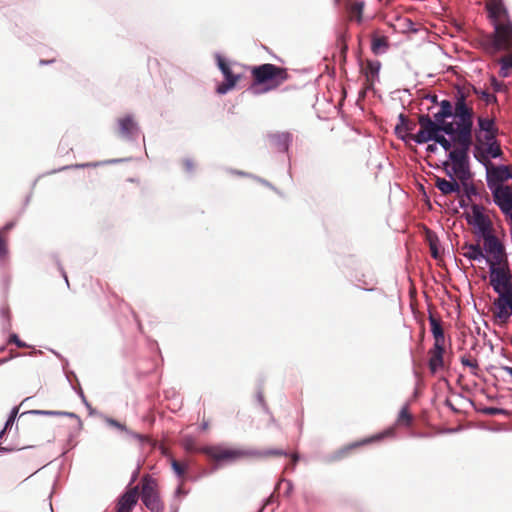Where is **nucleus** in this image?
I'll return each mask as SVG.
<instances>
[{
    "instance_id": "49530a36",
    "label": "nucleus",
    "mask_w": 512,
    "mask_h": 512,
    "mask_svg": "<svg viewBox=\"0 0 512 512\" xmlns=\"http://www.w3.org/2000/svg\"><path fill=\"white\" fill-rule=\"evenodd\" d=\"M491 84L494 88L495 91H501L502 90V87H503V83L502 82H499L496 78H492L491 79Z\"/></svg>"
},
{
    "instance_id": "c85d7f7f",
    "label": "nucleus",
    "mask_w": 512,
    "mask_h": 512,
    "mask_svg": "<svg viewBox=\"0 0 512 512\" xmlns=\"http://www.w3.org/2000/svg\"><path fill=\"white\" fill-rule=\"evenodd\" d=\"M412 420H413V418H412L411 413L409 412L408 406L405 405L404 407H402V409L399 412V415L397 418V423H398V425H401V426H410L412 423Z\"/></svg>"
},
{
    "instance_id": "f704fd0d",
    "label": "nucleus",
    "mask_w": 512,
    "mask_h": 512,
    "mask_svg": "<svg viewBox=\"0 0 512 512\" xmlns=\"http://www.w3.org/2000/svg\"><path fill=\"white\" fill-rule=\"evenodd\" d=\"M473 91L475 94L478 95V97L485 101L487 105L495 103L497 101V98L494 94H491L487 91H478L475 87H473Z\"/></svg>"
},
{
    "instance_id": "aec40b11",
    "label": "nucleus",
    "mask_w": 512,
    "mask_h": 512,
    "mask_svg": "<svg viewBox=\"0 0 512 512\" xmlns=\"http://www.w3.org/2000/svg\"><path fill=\"white\" fill-rule=\"evenodd\" d=\"M498 132H475L474 156L479 158L482 155L483 147L497 142Z\"/></svg>"
},
{
    "instance_id": "1a4fd4ad",
    "label": "nucleus",
    "mask_w": 512,
    "mask_h": 512,
    "mask_svg": "<svg viewBox=\"0 0 512 512\" xmlns=\"http://www.w3.org/2000/svg\"><path fill=\"white\" fill-rule=\"evenodd\" d=\"M493 315L500 324H506L512 315V291H504L493 302Z\"/></svg>"
},
{
    "instance_id": "f257e3e1",
    "label": "nucleus",
    "mask_w": 512,
    "mask_h": 512,
    "mask_svg": "<svg viewBox=\"0 0 512 512\" xmlns=\"http://www.w3.org/2000/svg\"><path fill=\"white\" fill-rule=\"evenodd\" d=\"M488 47L491 53L499 51H506L507 54L499 59L501 65L499 70V76L506 78L510 76V70L512 69V22H506L505 24L494 25V32L487 40Z\"/></svg>"
},
{
    "instance_id": "393cba45",
    "label": "nucleus",
    "mask_w": 512,
    "mask_h": 512,
    "mask_svg": "<svg viewBox=\"0 0 512 512\" xmlns=\"http://www.w3.org/2000/svg\"><path fill=\"white\" fill-rule=\"evenodd\" d=\"M482 155L479 158H476L478 161L488 164L489 158H498L502 156L503 152L501 150L499 142H493V144L487 145L483 147Z\"/></svg>"
},
{
    "instance_id": "f8f14e48",
    "label": "nucleus",
    "mask_w": 512,
    "mask_h": 512,
    "mask_svg": "<svg viewBox=\"0 0 512 512\" xmlns=\"http://www.w3.org/2000/svg\"><path fill=\"white\" fill-rule=\"evenodd\" d=\"M492 195L497 206L512 220V186L495 187Z\"/></svg>"
},
{
    "instance_id": "09e8293b",
    "label": "nucleus",
    "mask_w": 512,
    "mask_h": 512,
    "mask_svg": "<svg viewBox=\"0 0 512 512\" xmlns=\"http://www.w3.org/2000/svg\"><path fill=\"white\" fill-rule=\"evenodd\" d=\"M499 412H500V410L498 408H488L487 409V413L490 415H496Z\"/></svg>"
},
{
    "instance_id": "4d7b16f0",
    "label": "nucleus",
    "mask_w": 512,
    "mask_h": 512,
    "mask_svg": "<svg viewBox=\"0 0 512 512\" xmlns=\"http://www.w3.org/2000/svg\"><path fill=\"white\" fill-rule=\"evenodd\" d=\"M340 0H335L336 3H339Z\"/></svg>"
},
{
    "instance_id": "6e6d98bb",
    "label": "nucleus",
    "mask_w": 512,
    "mask_h": 512,
    "mask_svg": "<svg viewBox=\"0 0 512 512\" xmlns=\"http://www.w3.org/2000/svg\"><path fill=\"white\" fill-rule=\"evenodd\" d=\"M287 485L289 486V488H291V482L290 481L287 482Z\"/></svg>"
},
{
    "instance_id": "ea45409f",
    "label": "nucleus",
    "mask_w": 512,
    "mask_h": 512,
    "mask_svg": "<svg viewBox=\"0 0 512 512\" xmlns=\"http://www.w3.org/2000/svg\"><path fill=\"white\" fill-rule=\"evenodd\" d=\"M438 144H440L445 151H452L451 148H452V142L450 140H448L447 138H445L442 134H440L436 140L434 141Z\"/></svg>"
},
{
    "instance_id": "8fccbe9b",
    "label": "nucleus",
    "mask_w": 512,
    "mask_h": 512,
    "mask_svg": "<svg viewBox=\"0 0 512 512\" xmlns=\"http://www.w3.org/2000/svg\"><path fill=\"white\" fill-rule=\"evenodd\" d=\"M436 150H437V147L435 144H430L427 147V151H429V152H435Z\"/></svg>"
},
{
    "instance_id": "cd10ccee",
    "label": "nucleus",
    "mask_w": 512,
    "mask_h": 512,
    "mask_svg": "<svg viewBox=\"0 0 512 512\" xmlns=\"http://www.w3.org/2000/svg\"><path fill=\"white\" fill-rule=\"evenodd\" d=\"M388 48V39L386 36H372L371 50L375 54H379L380 52L386 50Z\"/></svg>"
},
{
    "instance_id": "412c9836",
    "label": "nucleus",
    "mask_w": 512,
    "mask_h": 512,
    "mask_svg": "<svg viewBox=\"0 0 512 512\" xmlns=\"http://www.w3.org/2000/svg\"><path fill=\"white\" fill-rule=\"evenodd\" d=\"M119 134L123 138H130L138 132V127L131 115H126L118 119Z\"/></svg>"
},
{
    "instance_id": "20e7f679",
    "label": "nucleus",
    "mask_w": 512,
    "mask_h": 512,
    "mask_svg": "<svg viewBox=\"0 0 512 512\" xmlns=\"http://www.w3.org/2000/svg\"><path fill=\"white\" fill-rule=\"evenodd\" d=\"M468 91L459 89L455 95L453 116L454 123L453 140H472L474 111L471 104L467 102Z\"/></svg>"
},
{
    "instance_id": "7ed1b4c3",
    "label": "nucleus",
    "mask_w": 512,
    "mask_h": 512,
    "mask_svg": "<svg viewBox=\"0 0 512 512\" xmlns=\"http://www.w3.org/2000/svg\"><path fill=\"white\" fill-rule=\"evenodd\" d=\"M454 149L448 154L449 161L444 162L448 177L457 178L463 185L471 178L469 168V150L472 140H453Z\"/></svg>"
},
{
    "instance_id": "6ab92c4d",
    "label": "nucleus",
    "mask_w": 512,
    "mask_h": 512,
    "mask_svg": "<svg viewBox=\"0 0 512 512\" xmlns=\"http://www.w3.org/2000/svg\"><path fill=\"white\" fill-rule=\"evenodd\" d=\"M365 6L366 2L364 0H346L345 10L348 21L361 24Z\"/></svg>"
},
{
    "instance_id": "a18cd8bd",
    "label": "nucleus",
    "mask_w": 512,
    "mask_h": 512,
    "mask_svg": "<svg viewBox=\"0 0 512 512\" xmlns=\"http://www.w3.org/2000/svg\"><path fill=\"white\" fill-rule=\"evenodd\" d=\"M107 423L113 427L120 429V430H125V425L118 422L117 420L109 418V419H107Z\"/></svg>"
},
{
    "instance_id": "864d4df0",
    "label": "nucleus",
    "mask_w": 512,
    "mask_h": 512,
    "mask_svg": "<svg viewBox=\"0 0 512 512\" xmlns=\"http://www.w3.org/2000/svg\"><path fill=\"white\" fill-rule=\"evenodd\" d=\"M297 461H298V455L297 454H293L292 455V462H293V464H295Z\"/></svg>"
},
{
    "instance_id": "6e6552de",
    "label": "nucleus",
    "mask_w": 512,
    "mask_h": 512,
    "mask_svg": "<svg viewBox=\"0 0 512 512\" xmlns=\"http://www.w3.org/2000/svg\"><path fill=\"white\" fill-rule=\"evenodd\" d=\"M485 165L487 185L491 191L495 187H504L502 183L512 178V171L509 166H496L491 162Z\"/></svg>"
},
{
    "instance_id": "79ce46f5",
    "label": "nucleus",
    "mask_w": 512,
    "mask_h": 512,
    "mask_svg": "<svg viewBox=\"0 0 512 512\" xmlns=\"http://www.w3.org/2000/svg\"><path fill=\"white\" fill-rule=\"evenodd\" d=\"M338 45L340 46L341 55H342L343 59H345L346 53L348 50V46H347L346 38L344 35H341L340 38L338 39Z\"/></svg>"
},
{
    "instance_id": "de8ad7c7",
    "label": "nucleus",
    "mask_w": 512,
    "mask_h": 512,
    "mask_svg": "<svg viewBox=\"0 0 512 512\" xmlns=\"http://www.w3.org/2000/svg\"><path fill=\"white\" fill-rule=\"evenodd\" d=\"M12 227L13 223H8L3 227V229L0 232H2V235L4 236L6 233H8L10 229H12Z\"/></svg>"
},
{
    "instance_id": "0eeeda50",
    "label": "nucleus",
    "mask_w": 512,
    "mask_h": 512,
    "mask_svg": "<svg viewBox=\"0 0 512 512\" xmlns=\"http://www.w3.org/2000/svg\"><path fill=\"white\" fill-rule=\"evenodd\" d=\"M141 499L151 512H162L164 504L160 499L158 483L150 475L141 479Z\"/></svg>"
},
{
    "instance_id": "a878e982",
    "label": "nucleus",
    "mask_w": 512,
    "mask_h": 512,
    "mask_svg": "<svg viewBox=\"0 0 512 512\" xmlns=\"http://www.w3.org/2000/svg\"><path fill=\"white\" fill-rule=\"evenodd\" d=\"M431 332L434 337V344H445L444 330L440 319L436 318L432 313L429 315Z\"/></svg>"
},
{
    "instance_id": "2f4dec72",
    "label": "nucleus",
    "mask_w": 512,
    "mask_h": 512,
    "mask_svg": "<svg viewBox=\"0 0 512 512\" xmlns=\"http://www.w3.org/2000/svg\"><path fill=\"white\" fill-rule=\"evenodd\" d=\"M399 122L402 124L403 129L406 130L407 133H412L415 130L417 123L410 120L406 115H399Z\"/></svg>"
},
{
    "instance_id": "f3484780",
    "label": "nucleus",
    "mask_w": 512,
    "mask_h": 512,
    "mask_svg": "<svg viewBox=\"0 0 512 512\" xmlns=\"http://www.w3.org/2000/svg\"><path fill=\"white\" fill-rule=\"evenodd\" d=\"M139 499L138 486L128 489L122 494L116 503L115 512H131Z\"/></svg>"
},
{
    "instance_id": "4c0bfd02",
    "label": "nucleus",
    "mask_w": 512,
    "mask_h": 512,
    "mask_svg": "<svg viewBox=\"0 0 512 512\" xmlns=\"http://www.w3.org/2000/svg\"><path fill=\"white\" fill-rule=\"evenodd\" d=\"M395 133L399 138L405 141L411 140V135H414L413 133H407L400 122L395 126Z\"/></svg>"
},
{
    "instance_id": "9d476101",
    "label": "nucleus",
    "mask_w": 512,
    "mask_h": 512,
    "mask_svg": "<svg viewBox=\"0 0 512 512\" xmlns=\"http://www.w3.org/2000/svg\"><path fill=\"white\" fill-rule=\"evenodd\" d=\"M511 275L504 267H496L495 263H491L490 284L494 291L500 294L504 291H512L510 282Z\"/></svg>"
},
{
    "instance_id": "ddd939ff",
    "label": "nucleus",
    "mask_w": 512,
    "mask_h": 512,
    "mask_svg": "<svg viewBox=\"0 0 512 512\" xmlns=\"http://www.w3.org/2000/svg\"><path fill=\"white\" fill-rule=\"evenodd\" d=\"M393 434V431L392 430H387L385 432H382V433H379V434H376V435H373L371 437H367V438H364L362 440H359V441H356V442H353V443H350L344 447H342L341 449H339L335 455H334V459L336 460H341L347 456H349L353 450L359 448V447H362V446H365V445H368L370 443H373V442H377V441H380L382 440L383 438H385L386 436H390Z\"/></svg>"
},
{
    "instance_id": "dca6fc26",
    "label": "nucleus",
    "mask_w": 512,
    "mask_h": 512,
    "mask_svg": "<svg viewBox=\"0 0 512 512\" xmlns=\"http://www.w3.org/2000/svg\"><path fill=\"white\" fill-rule=\"evenodd\" d=\"M445 344H434L428 351V367L432 374L445 368L444 362Z\"/></svg>"
},
{
    "instance_id": "a211bd4d",
    "label": "nucleus",
    "mask_w": 512,
    "mask_h": 512,
    "mask_svg": "<svg viewBox=\"0 0 512 512\" xmlns=\"http://www.w3.org/2000/svg\"><path fill=\"white\" fill-rule=\"evenodd\" d=\"M484 240V250L493 256L496 261H501L503 257V246L499 239L491 231L482 234Z\"/></svg>"
},
{
    "instance_id": "473e14b6",
    "label": "nucleus",
    "mask_w": 512,
    "mask_h": 512,
    "mask_svg": "<svg viewBox=\"0 0 512 512\" xmlns=\"http://www.w3.org/2000/svg\"><path fill=\"white\" fill-rule=\"evenodd\" d=\"M182 445L184 447V449L187 451V452H200L202 453V449H198L197 448V445H196V441L194 438L192 437H185L183 440H182Z\"/></svg>"
},
{
    "instance_id": "39448f33",
    "label": "nucleus",
    "mask_w": 512,
    "mask_h": 512,
    "mask_svg": "<svg viewBox=\"0 0 512 512\" xmlns=\"http://www.w3.org/2000/svg\"><path fill=\"white\" fill-rule=\"evenodd\" d=\"M252 83L251 87H262V92H269L277 89L289 79L287 68L271 63H265L250 68Z\"/></svg>"
},
{
    "instance_id": "2eb2a0df",
    "label": "nucleus",
    "mask_w": 512,
    "mask_h": 512,
    "mask_svg": "<svg viewBox=\"0 0 512 512\" xmlns=\"http://www.w3.org/2000/svg\"><path fill=\"white\" fill-rule=\"evenodd\" d=\"M467 221L469 224L474 225L481 235L491 231L490 219L484 215L482 207L477 204L471 206V214L467 216Z\"/></svg>"
},
{
    "instance_id": "4be33fe9",
    "label": "nucleus",
    "mask_w": 512,
    "mask_h": 512,
    "mask_svg": "<svg viewBox=\"0 0 512 512\" xmlns=\"http://www.w3.org/2000/svg\"><path fill=\"white\" fill-rule=\"evenodd\" d=\"M380 62L379 61H371L367 60L365 67H363L362 72L365 75V89H369L373 86L374 79L378 77L380 70Z\"/></svg>"
},
{
    "instance_id": "9b49d317",
    "label": "nucleus",
    "mask_w": 512,
    "mask_h": 512,
    "mask_svg": "<svg viewBox=\"0 0 512 512\" xmlns=\"http://www.w3.org/2000/svg\"><path fill=\"white\" fill-rule=\"evenodd\" d=\"M217 65L221 72L223 73L225 77V82L220 84L216 91L219 94H225L229 90L233 89L237 82L241 79V76L239 74H234L229 66V64L225 61V59L217 55L216 56Z\"/></svg>"
},
{
    "instance_id": "7c9ffc66",
    "label": "nucleus",
    "mask_w": 512,
    "mask_h": 512,
    "mask_svg": "<svg viewBox=\"0 0 512 512\" xmlns=\"http://www.w3.org/2000/svg\"><path fill=\"white\" fill-rule=\"evenodd\" d=\"M461 363L471 369L472 374L477 375L479 370V364L477 360L472 356H462Z\"/></svg>"
},
{
    "instance_id": "72a5a7b5",
    "label": "nucleus",
    "mask_w": 512,
    "mask_h": 512,
    "mask_svg": "<svg viewBox=\"0 0 512 512\" xmlns=\"http://www.w3.org/2000/svg\"><path fill=\"white\" fill-rule=\"evenodd\" d=\"M31 413L37 414V415H48V416H67V417H75L76 416L72 412L49 411V410H33V411H31Z\"/></svg>"
},
{
    "instance_id": "3c124183",
    "label": "nucleus",
    "mask_w": 512,
    "mask_h": 512,
    "mask_svg": "<svg viewBox=\"0 0 512 512\" xmlns=\"http://www.w3.org/2000/svg\"><path fill=\"white\" fill-rule=\"evenodd\" d=\"M278 137L283 138V141H284V142H287V141L289 140V134H282V135H278Z\"/></svg>"
},
{
    "instance_id": "4468645a",
    "label": "nucleus",
    "mask_w": 512,
    "mask_h": 512,
    "mask_svg": "<svg viewBox=\"0 0 512 512\" xmlns=\"http://www.w3.org/2000/svg\"><path fill=\"white\" fill-rule=\"evenodd\" d=\"M485 7L493 26L511 22L508 11L502 0H488Z\"/></svg>"
},
{
    "instance_id": "c9c22d12",
    "label": "nucleus",
    "mask_w": 512,
    "mask_h": 512,
    "mask_svg": "<svg viewBox=\"0 0 512 512\" xmlns=\"http://www.w3.org/2000/svg\"><path fill=\"white\" fill-rule=\"evenodd\" d=\"M440 115L452 117L454 112V106L449 100H443L440 103Z\"/></svg>"
},
{
    "instance_id": "b1692460",
    "label": "nucleus",
    "mask_w": 512,
    "mask_h": 512,
    "mask_svg": "<svg viewBox=\"0 0 512 512\" xmlns=\"http://www.w3.org/2000/svg\"><path fill=\"white\" fill-rule=\"evenodd\" d=\"M461 253L464 257L468 258L469 260L474 261H481L486 260L489 261L485 254L483 253L482 248L480 245H474V244H464L461 246Z\"/></svg>"
},
{
    "instance_id": "5fc2aeb1",
    "label": "nucleus",
    "mask_w": 512,
    "mask_h": 512,
    "mask_svg": "<svg viewBox=\"0 0 512 512\" xmlns=\"http://www.w3.org/2000/svg\"><path fill=\"white\" fill-rule=\"evenodd\" d=\"M3 314H5L7 317H9V310L8 309H4L3 310Z\"/></svg>"
},
{
    "instance_id": "58836bf2",
    "label": "nucleus",
    "mask_w": 512,
    "mask_h": 512,
    "mask_svg": "<svg viewBox=\"0 0 512 512\" xmlns=\"http://www.w3.org/2000/svg\"><path fill=\"white\" fill-rule=\"evenodd\" d=\"M448 117L440 115V111L434 114V119H432V122L437 123L439 127H444L445 125H454L453 122L446 121Z\"/></svg>"
},
{
    "instance_id": "e433bc0d",
    "label": "nucleus",
    "mask_w": 512,
    "mask_h": 512,
    "mask_svg": "<svg viewBox=\"0 0 512 512\" xmlns=\"http://www.w3.org/2000/svg\"><path fill=\"white\" fill-rule=\"evenodd\" d=\"M173 471L179 476L183 477L187 471L188 465L185 463H181L175 459L171 461Z\"/></svg>"
},
{
    "instance_id": "423d86ee",
    "label": "nucleus",
    "mask_w": 512,
    "mask_h": 512,
    "mask_svg": "<svg viewBox=\"0 0 512 512\" xmlns=\"http://www.w3.org/2000/svg\"><path fill=\"white\" fill-rule=\"evenodd\" d=\"M418 123L420 125V130L415 135H411V140L416 143L422 144L429 141H435L441 132L453 137L454 125L439 127L437 123L432 122V118L429 115H420Z\"/></svg>"
},
{
    "instance_id": "bb28decb",
    "label": "nucleus",
    "mask_w": 512,
    "mask_h": 512,
    "mask_svg": "<svg viewBox=\"0 0 512 512\" xmlns=\"http://www.w3.org/2000/svg\"><path fill=\"white\" fill-rule=\"evenodd\" d=\"M478 128L475 132H498L493 118L479 116L477 119Z\"/></svg>"
},
{
    "instance_id": "603ef678",
    "label": "nucleus",
    "mask_w": 512,
    "mask_h": 512,
    "mask_svg": "<svg viewBox=\"0 0 512 512\" xmlns=\"http://www.w3.org/2000/svg\"><path fill=\"white\" fill-rule=\"evenodd\" d=\"M474 193H475V188H474V187H471L470 189H467V194H468V196H469L470 194H474Z\"/></svg>"
},
{
    "instance_id": "5701e85b",
    "label": "nucleus",
    "mask_w": 512,
    "mask_h": 512,
    "mask_svg": "<svg viewBox=\"0 0 512 512\" xmlns=\"http://www.w3.org/2000/svg\"><path fill=\"white\" fill-rule=\"evenodd\" d=\"M450 180H446L444 178L436 177L435 178V186L441 191L444 195H449L452 193L460 192V185L456 181V178L449 177Z\"/></svg>"
},
{
    "instance_id": "a19ab883",
    "label": "nucleus",
    "mask_w": 512,
    "mask_h": 512,
    "mask_svg": "<svg viewBox=\"0 0 512 512\" xmlns=\"http://www.w3.org/2000/svg\"><path fill=\"white\" fill-rule=\"evenodd\" d=\"M8 343H13L17 347H19V348H27V347H29V345L26 344L25 342L21 341L16 334L10 335Z\"/></svg>"
},
{
    "instance_id": "c756f323",
    "label": "nucleus",
    "mask_w": 512,
    "mask_h": 512,
    "mask_svg": "<svg viewBox=\"0 0 512 512\" xmlns=\"http://www.w3.org/2000/svg\"><path fill=\"white\" fill-rule=\"evenodd\" d=\"M428 242L431 256L434 259H439L441 257V253L439 250V240L435 235L428 234Z\"/></svg>"
},
{
    "instance_id": "37998d69",
    "label": "nucleus",
    "mask_w": 512,
    "mask_h": 512,
    "mask_svg": "<svg viewBox=\"0 0 512 512\" xmlns=\"http://www.w3.org/2000/svg\"><path fill=\"white\" fill-rule=\"evenodd\" d=\"M7 253L6 239L0 232V258L4 257Z\"/></svg>"
},
{
    "instance_id": "c03bdc74",
    "label": "nucleus",
    "mask_w": 512,
    "mask_h": 512,
    "mask_svg": "<svg viewBox=\"0 0 512 512\" xmlns=\"http://www.w3.org/2000/svg\"><path fill=\"white\" fill-rule=\"evenodd\" d=\"M182 166L186 171L191 172L195 168V163L192 159H184Z\"/></svg>"
},
{
    "instance_id": "f03ea898",
    "label": "nucleus",
    "mask_w": 512,
    "mask_h": 512,
    "mask_svg": "<svg viewBox=\"0 0 512 512\" xmlns=\"http://www.w3.org/2000/svg\"><path fill=\"white\" fill-rule=\"evenodd\" d=\"M202 453L216 462L229 463L249 458L287 456V452L283 449H267L260 451L253 449L227 448L223 446H207L202 449Z\"/></svg>"
}]
</instances>
